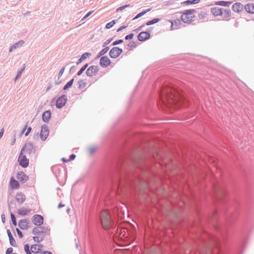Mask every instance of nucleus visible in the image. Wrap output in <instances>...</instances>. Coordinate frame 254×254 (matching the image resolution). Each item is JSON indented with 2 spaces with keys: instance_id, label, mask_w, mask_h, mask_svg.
<instances>
[{
  "instance_id": "obj_11",
  "label": "nucleus",
  "mask_w": 254,
  "mask_h": 254,
  "mask_svg": "<svg viewBox=\"0 0 254 254\" xmlns=\"http://www.w3.org/2000/svg\"><path fill=\"white\" fill-rule=\"evenodd\" d=\"M67 98L65 95H63L58 98L56 103V106L58 109L63 107L67 102Z\"/></svg>"
},
{
  "instance_id": "obj_60",
  "label": "nucleus",
  "mask_w": 254,
  "mask_h": 254,
  "mask_svg": "<svg viewBox=\"0 0 254 254\" xmlns=\"http://www.w3.org/2000/svg\"><path fill=\"white\" fill-rule=\"evenodd\" d=\"M83 61V60L81 58H80L78 60V61H77V63H76V64H81Z\"/></svg>"
},
{
  "instance_id": "obj_25",
  "label": "nucleus",
  "mask_w": 254,
  "mask_h": 254,
  "mask_svg": "<svg viewBox=\"0 0 254 254\" xmlns=\"http://www.w3.org/2000/svg\"><path fill=\"white\" fill-rule=\"evenodd\" d=\"M10 186L12 189H17L19 187V184L14 178L11 177L10 180Z\"/></svg>"
},
{
  "instance_id": "obj_45",
  "label": "nucleus",
  "mask_w": 254,
  "mask_h": 254,
  "mask_svg": "<svg viewBox=\"0 0 254 254\" xmlns=\"http://www.w3.org/2000/svg\"><path fill=\"white\" fill-rule=\"evenodd\" d=\"M10 217H11V220L12 224L14 226H16V225H17L16 220V218H15V216L14 215V214L12 213H11Z\"/></svg>"
},
{
  "instance_id": "obj_14",
  "label": "nucleus",
  "mask_w": 254,
  "mask_h": 254,
  "mask_svg": "<svg viewBox=\"0 0 254 254\" xmlns=\"http://www.w3.org/2000/svg\"><path fill=\"white\" fill-rule=\"evenodd\" d=\"M18 161L19 165L23 168L27 167L29 165V159L26 158L25 155L21 154V153L18 157Z\"/></svg>"
},
{
  "instance_id": "obj_43",
  "label": "nucleus",
  "mask_w": 254,
  "mask_h": 254,
  "mask_svg": "<svg viewBox=\"0 0 254 254\" xmlns=\"http://www.w3.org/2000/svg\"><path fill=\"white\" fill-rule=\"evenodd\" d=\"M207 13L204 11H201L198 15L199 19H203L206 17Z\"/></svg>"
},
{
  "instance_id": "obj_38",
  "label": "nucleus",
  "mask_w": 254,
  "mask_h": 254,
  "mask_svg": "<svg viewBox=\"0 0 254 254\" xmlns=\"http://www.w3.org/2000/svg\"><path fill=\"white\" fill-rule=\"evenodd\" d=\"M97 149V147L95 146H91L88 147V150L90 154L92 155L94 153Z\"/></svg>"
},
{
  "instance_id": "obj_27",
  "label": "nucleus",
  "mask_w": 254,
  "mask_h": 254,
  "mask_svg": "<svg viewBox=\"0 0 254 254\" xmlns=\"http://www.w3.org/2000/svg\"><path fill=\"white\" fill-rule=\"evenodd\" d=\"M30 209H26L24 207H22L18 211V214L21 216H25L28 215V214L31 211Z\"/></svg>"
},
{
  "instance_id": "obj_52",
  "label": "nucleus",
  "mask_w": 254,
  "mask_h": 254,
  "mask_svg": "<svg viewBox=\"0 0 254 254\" xmlns=\"http://www.w3.org/2000/svg\"><path fill=\"white\" fill-rule=\"evenodd\" d=\"M113 40V38H111L106 40L103 44V47H106Z\"/></svg>"
},
{
  "instance_id": "obj_9",
  "label": "nucleus",
  "mask_w": 254,
  "mask_h": 254,
  "mask_svg": "<svg viewBox=\"0 0 254 254\" xmlns=\"http://www.w3.org/2000/svg\"><path fill=\"white\" fill-rule=\"evenodd\" d=\"M123 51L122 49L118 47H114L110 50L109 56L111 58L116 59L123 53Z\"/></svg>"
},
{
  "instance_id": "obj_61",
  "label": "nucleus",
  "mask_w": 254,
  "mask_h": 254,
  "mask_svg": "<svg viewBox=\"0 0 254 254\" xmlns=\"http://www.w3.org/2000/svg\"><path fill=\"white\" fill-rule=\"evenodd\" d=\"M52 254V253L48 251H43L42 253H41V254Z\"/></svg>"
},
{
  "instance_id": "obj_16",
  "label": "nucleus",
  "mask_w": 254,
  "mask_h": 254,
  "mask_svg": "<svg viewBox=\"0 0 254 254\" xmlns=\"http://www.w3.org/2000/svg\"><path fill=\"white\" fill-rule=\"evenodd\" d=\"M15 199L18 204L21 205L25 201L26 196L22 192H17L15 195Z\"/></svg>"
},
{
  "instance_id": "obj_7",
  "label": "nucleus",
  "mask_w": 254,
  "mask_h": 254,
  "mask_svg": "<svg viewBox=\"0 0 254 254\" xmlns=\"http://www.w3.org/2000/svg\"><path fill=\"white\" fill-rule=\"evenodd\" d=\"M32 234L34 235L40 236L42 237L50 235V229L48 227L41 226L34 227L32 230Z\"/></svg>"
},
{
  "instance_id": "obj_4",
  "label": "nucleus",
  "mask_w": 254,
  "mask_h": 254,
  "mask_svg": "<svg viewBox=\"0 0 254 254\" xmlns=\"http://www.w3.org/2000/svg\"><path fill=\"white\" fill-rule=\"evenodd\" d=\"M100 220L102 227L105 230H110L115 227V222L112 219L111 213L109 210H103L101 211Z\"/></svg>"
},
{
  "instance_id": "obj_41",
  "label": "nucleus",
  "mask_w": 254,
  "mask_h": 254,
  "mask_svg": "<svg viewBox=\"0 0 254 254\" xmlns=\"http://www.w3.org/2000/svg\"><path fill=\"white\" fill-rule=\"evenodd\" d=\"M33 239L35 242H37V243L41 242L42 241H43L44 239V237H42L40 236H34V237H33Z\"/></svg>"
},
{
  "instance_id": "obj_19",
  "label": "nucleus",
  "mask_w": 254,
  "mask_h": 254,
  "mask_svg": "<svg viewBox=\"0 0 254 254\" xmlns=\"http://www.w3.org/2000/svg\"><path fill=\"white\" fill-rule=\"evenodd\" d=\"M17 179L21 183H25L28 180V177L23 172H19L17 174Z\"/></svg>"
},
{
  "instance_id": "obj_23",
  "label": "nucleus",
  "mask_w": 254,
  "mask_h": 254,
  "mask_svg": "<svg viewBox=\"0 0 254 254\" xmlns=\"http://www.w3.org/2000/svg\"><path fill=\"white\" fill-rule=\"evenodd\" d=\"M243 5L240 2L235 3L233 5L232 9L235 12L239 13L243 9Z\"/></svg>"
},
{
  "instance_id": "obj_6",
  "label": "nucleus",
  "mask_w": 254,
  "mask_h": 254,
  "mask_svg": "<svg viewBox=\"0 0 254 254\" xmlns=\"http://www.w3.org/2000/svg\"><path fill=\"white\" fill-rule=\"evenodd\" d=\"M196 12V10L194 9H190L185 10L181 15V20L184 23H190L194 20V16H191L193 14Z\"/></svg>"
},
{
  "instance_id": "obj_40",
  "label": "nucleus",
  "mask_w": 254,
  "mask_h": 254,
  "mask_svg": "<svg viewBox=\"0 0 254 254\" xmlns=\"http://www.w3.org/2000/svg\"><path fill=\"white\" fill-rule=\"evenodd\" d=\"M24 69H25V66H24L22 68H21L20 70H19L17 72V74L16 75V77L15 78V81H16V80H17L18 79H19L21 77V75L22 74V72L24 71Z\"/></svg>"
},
{
  "instance_id": "obj_62",
  "label": "nucleus",
  "mask_w": 254,
  "mask_h": 254,
  "mask_svg": "<svg viewBox=\"0 0 254 254\" xmlns=\"http://www.w3.org/2000/svg\"><path fill=\"white\" fill-rule=\"evenodd\" d=\"M4 132L3 128L1 129L0 132V138L2 136Z\"/></svg>"
},
{
  "instance_id": "obj_3",
  "label": "nucleus",
  "mask_w": 254,
  "mask_h": 254,
  "mask_svg": "<svg viewBox=\"0 0 254 254\" xmlns=\"http://www.w3.org/2000/svg\"><path fill=\"white\" fill-rule=\"evenodd\" d=\"M200 244H199V250L204 251L210 250L212 247H218L220 244L219 239L209 233H205L200 239Z\"/></svg>"
},
{
  "instance_id": "obj_50",
  "label": "nucleus",
  "mask_w": 254,
  "mask_h": 254,
  "mask_svg": "<svg viewBox=\"0 0 254 254\" xmlns=\"http://www.w3.org/2000/svg\"><path fill=\"white\" fill-rule=\"evenodd\" d=\"M16 231L19 238H23V236L21 231L18 228H16Z\"/></svg>"
},
{
  "instance_id": "obj_53",
  "label": "nucleus",
  "mask_w": 254,
  "mask_h": 254,
  "mask_svg": "<svg viewBox=\"0 0 254 254\" xmlns=\"http://www.w3.org/2000/svg\"><path fill=\"white\" fill-rule=\"evenodd\" d=\"M143 27H144V25L140 26L137 28H136V29H134V30H133V31L135 32V33H137L138 31L141 30Z\"/></svg>"
},
{
  "instance_id": "obj_51",
  "label": "nucleus",
  "mask_w": 254,
  "mask_h": 254,
  "mask_svg": "<svg viewBox=\"0 0 254 254\" xmlns=\"http://www.w3.org/2000/svg\"><path fill=\"white\" fill-rule=\"evenodd\" d=\"M64 70H65V67H63V68H62L60 69V70L59 72V74H58V78H60V77L63 75V73L64 71Z\"/></svg>"
},
{
  "instance_id": "obj_49",
  "label": "nucleus",
  "mask_w": 254,
  "mask_h": 254,
  "mask_svg": "<svg viewBox=\"0 0 254 254\" xmlns=\"http://www.w3.org/2000/svg\"><path fill=\"white\" fill-rule=\"evenodd\" d=\"M123 42V40L119 39V40L114 41L112 44L113 46H116V45L120 44L122 43Z\"/></svg>"
},
{
  "instance_id": "obj_36",
  "label": "nucleus",
  "mask_w": 254,
  "mask_h": 254,
  "mask_svg": "<svg viewBox=\"0 0 254 254\" xmlns=\"http://www.w3.org/2000/svg\"><path fill=\"white\" fill-rule=\"evenodd\" d=\"M78 88L80 89L84 88L86 86V82L83 80H80L78 82Z\"/></svg>"
},
{
  "instance_id": "obj_17",
  "label": "nucleus",
  "mask_w": 254,
  "mask_h": 254,
  "mask_svg": "<svg viewBox=\"0 0 254 254\" xmlns=\"http://www.w3.org/2000/svg\"><path fill=\"white\" fill-rule=\"evenodd\" d=\"M150 37V34L148 32H141L137 36L138 40L139 41L143 42L149 39Z\"/></svg>"
},
{
  "instance_id": "obj_46",
  "label": "nucleus",
  "mask_w": 254,
  "mask_h": 254,
  "mask_svg": "<svg viewBox=\"0 0 254 254\" xmlns=\"http://www.w3.org/2000/svg\"><path fill=\"white\" fill-rule=\"evenodd\" d=\"M24 249L26 254H32V253L31 249H29V246L28 244H26L24 247Z\"/></svg>"
},
{
  "instance_id": "obj_39",
  "label": "nucleus",
  "mask_w": 254,
  "mask_h": 254,
  "mask_svg": "<svg viewBox=\"0 0 254 254\" xmlns=\"http://www.w3.org/2000/svg\"><path fill=\"white\" fill-rule=\"evenodd\" d=\"M200 0H188L184 1V3L186 4H196L199 2Z\"/></svg>"
},
{
  "instance_id": "obj_24",
  "label": "nucleus",
  "mask_w": 254,
  "mask_h": 254,
  "mask_svg": "<svg viewBox=\"0 0 254 254\" xmlns=\"http://www.w3.org/2000/svg\"><path fill=\"white\" fill-rule=\"evenodd\" d=\"M6 232L9 238V243L10 245L14 247H16V242L15 241V239L13 237L9 229H7Z\"/></svg>"
},
{
  "instance_id": "obj_28",
  "label": "nucleus",
  "mask_w": 254,
  "mask_h": 254,
  "mask_svg": "<svg viewBox=\"0 0 254 254\" xmlns=\"http://www.w3.org/2000/svg\"><path fill=\"white\" fill-rule=\"evenodd\" d=\"M223 19L228 20V18L231 15V11L230 9H223Z\"/></svg>"
},
{
  "instance_id": "obj_63",
  "label": "nucleus",
  "mask_w": 254,
  "mask_h": 254,
  "mask_svg": "<svg viewBox=\"0 0 254 254\" xmlns=\"http://www.w3.org/2000/svg\"><path fill=\"white\" fill-rule=\"evenodd\" d=\"M15 140H16V139H15V136H14L13 138L11 141V145H13L15 143Z\"/></svg>"
},
{
  "instance_id": "obj_5",
  "label": "nucleus",
  "mask_w": 254,
  "mask_h": 254,
  "mask_svg": "<svg viewBox=\"0 0 254 254\" xmlns=\"http://www.w3.org/2000/svg\"><path fill=\"white\" fill-rule=\"evenodd\" d=\"M213 187L214 197H215L217 200L222 203H225L226 200L225 199L224 197L227 195V192L225 188L218 184H213Z\"/></svg>"
},
{
  "instance_id": "obj_59",
  "label": "nucleus",
  "mask_w": 254,
  "mask_h": 254,
  "mask_svg": "<svg viewBox=\"0 0 254 254\" xmlns=\"http://www.w3.org/2000/svg\"><path fill=\"white\" fill-rule=\"evenodd\" d=\"M31 130H32V128L31 127H29L27 128V130L26 132L25 133V136H27L29 134V133L30 132Z\"/></svg>"
},
{
  "instance_id": "obj_57",
  "label": "nucleus",
  "mask_w": 254,
  "mask_h": 254,
  "mask_svg": "<svg viewBox=\"0 0 254 254\" xmlns=\"http://www.w3.org/2000/svg\"><path fill=\"white\" fill-rule=\"evenodd\" d=\"M92 11H89V12H88L85 16L82 19V20H84V19H85L86 18H87L91 13H92Z\"/></svg>"
},
{
  "instance_id": "obj_56",
  "label": "nucleus",
  "mask_w": 254,
  "mask_h": 254,
  "mask_svg": "<svg viewBox=\"0 0 254 254\" xmlns=\"http://www.w3.org/2000/svg\"><path fill=\"white\" fill-rule=\"evenodd\" d=\"M75 157H76V155L74 154H72L69 156V161L73 160L75 158Z\"/></svg>"
},
{
  "instance_id": "obj_10",
  "label": "nucleus",
  "mask_w": 254,
  "mask_h": 254,
  "mask_svg": "<svg viewBox=\"0 0 254 254\" xmlns=\"http://www.w3.org/2000/svg\"><path fill=\"white\" fill-rule=\"evenodd\" d=\"M99 67L97 65H92L89 66L86 71V74L87 76L92 77L96 75L99 71Z\"/></svg>"
},
{
  "instance_id": "obj_48",
  "label": "nucleus",
  "mask_w": 254,
  "mask_h": 254,
  "mask_svg": "<svg viewBox=\"0 0 254 254\" xmlns=\"http://www.w3.org/2000/svg\"><path fill=\"white\" fill-rule=\"evenodd\" d=\"M134 36V34L133 33H130L127 36H125V40H130V39H132L133 38Z\"/></svg>"
},
{
  "instance_id": "obj_37",
  "label": "nucleus",
  "mask_w": 254,
  "mask_h": 254,
  "mask_svg": "<svg viewBox=\"0 0 254 254\" xmlns=\"http://www.w3.org/2000/svg\"><path fill=\"white\" fill-rule=\"evenodd\" d=\"M89 64H85L77 73V75H80L88 67Z\"/></svg>"
},
{
  "instance_id": "obj_42",
  "label": "nucleus",
  "mask_w": 254,
  "mask_h": 254,
  "mask_svg": "<svg viewBox=\"0 0 254 254\" xmlns=\"http://www.w3.org/2000/svg\"><path fill=\"white\" fill-rule=\"evenodd\" d=\"M116 20H113L112 21L108 23L106 25V28L107 29H110L111 27H112L116 24Z\"/></svg>"
},
{
  "instance_id": "obj_33",
  "label": "nucleus",
  "mask_w": 254,
  "mask_h": 254,
  "mask_svg": "<svg viewBox=\"0 0 254 254\" xmlns=\"http://www.w3.org/2000/svg\"><path fill=\"white\" fill-rule=\"evenodd\" d=\"M160 21V19L159 18H154L151 20H150L146 23V25L147 26H149L155 23H156Z\"/></svg>"
},
{
  "instance_id": "obj_54",
  "label": "nucleus",
  "mask_w": 254,
  "mask_h": 254,
  "mask_svg": "<svg viewBox=\"0 0 254 254\" xmlns=\"http://www.w3.org/2000/svg\"><path fill=\"white\" fill-rule=\"evenodd\" d=\"M13 252V249L12 248H8L6 251V254H11Z\"/></svg>"
},
{
  "instance_id": "obj_32",
  "label": "nucleus",
  "mask_w": 254,
  "mask_h": 254,
  "mask_svg": "<svg viewBox=\"0 0 254 254\" xmlns=\"http://www.w3.org/2000/svg\"><path fill=\"white\" fill-rule=\"evenodd\" d=\"M151 10V8H148L140 13H139L138 14H137L133 18V20H134V19H136L138 18H139L140 17L142 16V15H143L144 14H145V13H146L147 12L150 11Z\"/></svg>"
},
{
  "instance_id": "obj_34",
  "label": "nucleus",
  "mask_w": 254,
  "mask_h": 254,
  "mask_svg": "<svg viewBox=\"0 0 254 254\" xmlns=\"http://www.w3.org/2000/svg\"><path fill=\"white\" fill-rule=\"evenodd\" d=\"M24 41L22 40L19 41L18 42L15 43L12 46V48L16 49L19 47L21 46L24 44Z\"/></svg>"
},
{
  "instance_id": "obj_22",
  "label": "nucleus",
  "mask_w": 254,
  "mask_h": 254,
  "mask_svg": "<svg viewBox=\"0 0 254 254\" xmlns=\"http://www.w3.org/2000/svg\"><path fill=\"white\" fill-rule=\"evenodd\" d=\"M245 10L249 13L254 14V3H248L244 6Z\"/></svg>"
},
{
  "instance_id": "obj_2",
  "label": "nucleus",
  "mask_w": 254,
  "mask_h": 254,
  "mask_svg": "<svg viewBox=\"0 0 254 254\" xmlns=\"http://www.w3.org/2000/svg\"><path fill=\"white\" fill-rule=\"evenodd\" d=\"M239 214L237 212H230L225 214V223L223 225L219 224L217 221L218 211L215 210L211 216L208 218V221L212 223L214 228L223 236H224L227 231L229 225L234 223L238 218Z\"/></svg>"
},
{
  "instance_id": "obj_21",
  "label": "nucleus",
  "mask_w": 254,
  "mask_h": 254,
  "mask_svg": "<svg viewBox=\"0 0 254 254\" xmlns=\"http://www.w3.org/2000/svg\"><path fill=\"white\" fill-rule=\"evenodd\" d=\"M211 12L212 14L216 16L218 15H222L223 9L218 7H214L211 8Z\"/></svg>"
},
{
  "instance_id": "obj_13",
  "label": "nucleus",
  "mask_w": 254,
  "mask_h": 254,
  "mask_svg": "<svg viewBox=\"0 0 254 254\" xmlns=\"http://www.w3.org/2000/svg\"><path fill=\"white\" fill-rule=\"evenodd\" d=\"M43 217L40 215L35 214L32 218V221L36 226H41L43 223Z\"/></svg>"
},
{
  "instance_id": "obj_1",
  "label": "nucleus",
  "mask_w": 254,
  "mask_h": 254,
  "mask_svg": "<svg viewBox=\"0 0 254 254\" xmlns=\"http://www.w3.org/2000/svg\"><path fill=\"white\" fill-rule=\"evenodd\" d=\"M186 101L181 91L172 86L166 85L161 88L157 105L164 109V108H171L179 103L185 104Z\"/></svg>"
},
{
  "instance_id": "obj_15",
  "label": "nucleus",
  "mask_w": 254,
  "mask_h": 254,
  "mask_svg": "<svg viewBox=\"0 0 254 254\" xmlns=\"http://www.w3.org/2000/svg\"><path fill=\"white\" fill-rule=\"evenodd\" d=\"M111 64V61L107 56H103L100 60V65L101 67L105 68Z\"/></svg>"
},
{
  "instance_id": "obj_31",
  "label": "nucleus",
  "mask_w": 254,
  "mask_h": 254,
  "mask_svg": "<svg viewBox=\"0 0 254 254\" xmlns=\"http://www.w3.org/2000/svg\"><path fill=\"white\" fill-rule=\"evenodd\" d=\"M137 46V45L134 41L130 42L127 45V50L130 51L131 50V48H135Z\"/></svg>"
},
{
  "instance_id": "obj_26",
  "label": "nucleus",
  "mask_w": 254,
  "mask_h": 254,
  "mask_svg": "<svg viewBox=\"0 0 254 254\" xmlns=\"http://www.w3.org/2000/svg\"><path fill=\"white\" fill-rule=\"evenodd\" d=\"M51 117V113L50 111H46L42 114V120L44 122H48Z\"/></svg>"
},
{
  "instance_id": "obj_58",
  "label": "nucleus",
  "mask_w": 254,
  "mask_h": 254,
  "mask_svg": "<svg viewBox=\"0 0 254 254\" xmlns=\"http://www.w3.org/2000/svg\"><path fill=\"white\" fill-rule=\"evenodd\" d=\"M75 66L74 65L72 66L70 68L69 72L70 73L74 72L75 71Z\"/></svg>"
},
{
  "instance_id": "obj_20",
  "label": "nucleus",
  "mask_w": 254,
  "mask_h": 254,
  "mask_svg": "<svg viewBox=\"0 0 254 254\" xmlns=\"http://www.w3.org/2000/svg\"><path fill=\"white\" fill-rule=\"evenodd\" d=\"M18 226L22 230H28L29 228L28 220L26 219H21L18 223Z\"/></svg>"
},
{
  "instance_id": "obj_8",
  "label": "nucleus",
  "mask_w": 254,
  "mask_h": 254,
  "mask_svg": "<svg viewBox=\"0 0 254 254\" xmlns=\"http://www.w3.org/2000/svg\"><path fill=\"white\" fill-rule=\"evenodd\" d=\"M35 151V148L33 145L31 143H27L22 148L21 154H23L25 153L30 154L32 153H34Z\"/></svg>"
},
{
  "instance_id": "obj_29",
  "label": "nucleus",
  "mask_w": 254,
  "mask_h": 254,
  "mask_svg": "<svg viewBox=\"0 0 254 254\" xmlns=\"http://www.w3.org/2000/svg\"><path fill=\"white\" fill-rule=\"evenodd\" d=\"M232 3L231 1H218L215 2L216 5H222L224 6H229Z\"/></svg>"
},
{
  "instance_id": "obj_12",
  "label": "nucleus",
  "mask_w": 254,
  "mask_h": 254,
  "mask_svg": "<svg viewBox=\"0 0 254 254\" xmlns=\"http://www.w3.org/2000/svg\"><path fill=\"white\" fill-rule=\"evenodd\" d=\"M49 130L48 127L46 125H43L41 127L40 132V137L42 141L45 140L49 135Z\"/></svg>"
},
{
  "instance_id": "obj_55",
  "label": "nucleus",
  "mask_w": 254,
  "mask_h": 254,
  "mask_svg": "<svg viewBox=\"0 0 254 254\" xmlns=\"http://www.w3.org/2000/svg\"><path fill=\"white\" fill-rule=\"evenodd\" d=\"M127 25H124V26H121L120 28H119L117 30V32H119L121 31H122V30L125 29L127 27Z\"/></svg>"
},
{
  "instance_id": "obj_47",
  "label": "nucleus",
  "mask_w": 254,
  "mask_h": 254,
  "mask_svg": "<svg viewBox=\"0 0 254 254\" xmlns=\"http://www.w3.org/2000/svg\"><path fill=\"white\" fill-rule=\"evenodd\" d=\"M129 6H130V5L129 4H126L125 5L120 6V7H119L117 9L116 12H118L120 11H122V10L125 9L126 8L129 7Z\"/></svg>"
},
{
  "instance_id": "obj_35",
  "label": "nucleus",
  "mask_w": 254,
  "mask_h": 254,
  "mask_svg": "<svg viewBox=\"0 0 254 254\" xmlns=\"http://www.w3.org/2000/svg\"><path fill=\"white\" fill-rule=\"evenodd\" d=\"M74 81V78L71 79L70 80H69L64 87L63 90H65L67 89L68 88L71 87L72 85L73 84Z\"/></svg>"
},
{
  "instance_id": "obj_30",
  "label": "nucleus",
  "mask_w": 254,
  "mask_h": 254,
  "mask_svg": "<svg viewBox=\"0 0 254 254\" xmlns=\"http://www.w3.org/2000/svg\"><path fill=\"white\" fill-rule=\"evenodd\" d=\"M109 50V47H105L103 50H102L98 54L97 56L96 57V59H98L100 57H103V55H104Z\"/></svg>"
},
{
  "instance_id": "obj_44",
  "label": "nucleus",
  "mask_w": 254,
  "mask_h": 254,
  "mask_svg": "<svg viewBox=\"0 0 254 254\" xmlns=\"http://www.w3.org/2000/svg\"><path fill=\"white\" fill-rule=\"evenodd\" d=\"M91 56V54L90 53L86 52L83 53L81 56V58L83 60V61L87 59V57H89Z\"/></svg>"
},
{
  "instance_id": "obj_64",
  "label": "nucleus",
  "mask_w": 254,
  "mask_h": 254,
  "mask_svg": "<svg viewBox=\"0 0 254 254\" xmlns=\"http://www.w3.org/2000/svg\"><path fill=\"white\" fill-rule=\"evenodd\" d=\"M1 219H2V221L4 223L5 222V215L4 214H2L1 216Z\"/></svg>"
},
{
  "instance_id": "obj_18",
  "label": "nucleus",
  "mask_w": 254,
  "mask_h": 254,
  "mask_svg": "<svg viewBox=\"0 0 254 254\" xmlns=\"http://www.w3.org/2000/svg\"><path fill=\"white\" fill-rule=\"evenodd\" d=\"M42 248H43V246L42 245L34 244V245H31V251L32 252V253L41 254V253H42L43 252L42 251Z\"/></svg>"
}]
</instances>
